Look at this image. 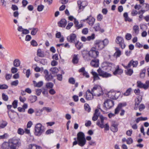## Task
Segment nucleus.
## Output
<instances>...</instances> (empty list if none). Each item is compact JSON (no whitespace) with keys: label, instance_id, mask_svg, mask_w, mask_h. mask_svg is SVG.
Segmentation results:
<instances>
[{"label":"nucleus","instance_id":"a19ab883","mask_svg":"<svg viewBox=\"0 0 149 149\" xmlns=\"http://www.w3.org/2000/svg\"><path fill=\"white\" fill-rule=\"evenodd\" d=\"M29 100L31 103H33L37 100V97L36 96L31 95L29 97Z\"/></svg>","mask_w":149,"mask_h":149},{"label":"nucleus","instance_id":"f03ea898","mask_svg":"<svg viewBox=\"0 0 149 149\" xmlns=\"http://www.w3.org/2000/svg\"><path fill=\"white\" fill-rule=\"evenodd\" d=\"M9 140L11 145L10 149H18L21 146V141L18 138L13 137Z\"/></svg>","mask_w":149,"mask_h":149},{"label":"nucleus","instance_id":"2f4dec72","mask_svg":"<svg viewBox=\"0 0 149 149\" xmlns=\"http://www.w3.org/2000/svg\"><path fill=\"white\" fill-rule=\"evenodd\" d=\"M133 30L134 33L136 35H138L139 33V26L136 25H134L133 27Z\"/></svg>","mask_w":149,"mask_h":149},{"label":"nucleus","instance_id":"de8ad7c7","mask_svg":"<svg viewBox=\"0 0 149 149\" xmlns=\"http://www.w3.org/2000/svg\"><path fill=\"white\" fill-rule=\"evenodd\" d=\"M17 132L19 135H22L24 133V131L23 129L19 128L17 129Z\"/></svg>","mask_w":149,"mask_h":149},{"label":"nucleus","instance_id":"aec40b11","mask_svg":"<svg viewBox=\"0 0 149 149\" xmlns=\"http://www.w3.org/2000/svg\"><path fill=\"white\" fill-rule=\"evenodd\" d=\"M77 4L79 9H83L87 4L88 3L86 1H77Z\"/></svg>","mask_w":149,"mask_h":149},{"label":"nucleus","instance_id":"f3484780","mask_svg":"<svg viewBox=\"0 0 149 149\" xmlns=\"http://www.w3.org/2000/svg\"><path fill=\"white\" fill-rule=\"evenodd\" d=\"M126 105V103H119L117 107L115 109V110L114 113L116 115L118 114L119 111H120L122 107H124Z\"/></svg>","mask_w":149,"mask_h":149},{"label":"nucleus","instance_id":"4468645a","mask_svg":"<svg viewBox=\"0 0 149 149\" xmlns=\"http://www.w3.org/2000/svg\"><path fill=\"white\" fill-rule=\"evenodd\" d=\"M94 95H93V93L89 89H88L86 92L85 98L87 100H90L93 99V96Z\"/></svg>","mask_w":149,"mask_h":149},{"label":"nucleus","instance_id":"f257e3e1","mask_svg":"<svg viewBox=\"0 0 149 149\" xmlns=\"http://www.w3.org/2000/svg\"><path fill=\"white\" fill-rule=\"evenodd\" d=\"M77 141H74L72 143V146L78 144L81 147H83L85 145L86 143V140L85 138L84 134L82 132H80L77 134Z\"/></svg>","mask_w":149,"mask_h":149},{"label":"nucleus","instance_id":"9d476101","mask_svg":"<svg viewBox=\"0 0 149 149\" xmlns=\"http://www.w3.org/2000/svg\"><path fill=\"white\" fill-rule=\"evenodd\" d=\"M99 75L103 78H107L111 76V74L102 70L99 68L97 70Z\"/></svg>","mask_w":149,"mask_h":149},{"label":"nucleus","instance_id":"423d86ee","mask_svg":"<svg viewBox=\"0 0 149 149\" xmlns=\"http://www.w3.org/2000/svg\"><path fill=\"white\" fill-rule=\"evenodd\" d=\"M121 93L120 91H117L111 90L108 92L107 95L108 97L113 99H118L121 95Z\"/></svg>","mask_w":149,"mask_h":149},{"label":"nucleus","instance_id":"20e7f679","mask_svg":"<svg viewBox=\"0 0 149 149\" xmlns=\"http://www.w3.org/2000/svg\"><path fill=\"white\" fill-rule=\"evenodd\" d=\"M44 127L42 124L38 123L36 124L35 127V132L34 134L36 136H40L44 132Z\"/></svg>","mask_w":149,"mask_h":149},{"label":"nucleus","instance_id":"dca6fc26","mask_svg":"<svg viewBox=\"0 0 149 149\" xmlns=\"http://www.w3.org/2000/svg\"><path fill=\"white\" fill-rule=\"evenodd\" d=\"M44 72L45 74V79L47 81H51L53 79V76L51 74H49V72L47 70H45Z\"/></svg>","mask_w":149,"mask_h":149},{"label":"nucleus","instance_id":"f704fd0d","mask_svg":"<svg viewBox=\"0 0 149 149\" xmlns=\"http://www.w3.org/2000/svg\"><path fill=\"white\" fill-rule=\"evenodd\" d=\"M21 62L18 59H16L14 60L13 62L14 66L16 67H18L20 65Z\"/></svg>","mask_w":149,"mask_h":149},{"label":"nucleus","instance_id":"c9c22d12","mask_svg":"<svg viewBox=\"0 0 149 149\" xmlns=\"http://www.w3.org/2000/svg\"><path fill=\"white\" fill-rule=\"evenodd\" d=\"M33 83L34 86L35 87H36L39 88L41 87L43 85V82L42 81H40L38 83H37L35 81H33Z\"/></svg>","mask_w":149,"mask_h":149},{"label":"nucleus","instance_id":"c85d7f7f","mask_svg":"<svg viewBox=\"0 0 149 149\" xmlns=\"http://www.w3.org/2000/svg\"><path fill=\"white\" fill-rule=\"evenodd\" d=\"M67 24V21L65 19H62L58 23L59 26L62 27H65Z\"/></svg>","mask_w":149,"mask_h":149},{"label":"nucleus","instance_id":"1a4fd4ad","mask_svg":"<svg viewBox=\"0 0 149 149\" xmlns=\"http://www.w3.org/2000/svg\"><path fill=\"white\" fill-rule=\"evenodd\" d=\"M138 64V62L137 61L132 60L129 62L127 65H125L123 64H122V65L125 69H127L130 68L132 65L133 68H136Z\"/></svg>","mask_w":149,"mask_h":149},{"label":"nucleus","instance_id":"412c9836","mask_svg":"<svg viewBox=\"0 0 149 149\" xmlns=\"http://www.w3.org/2000/svg\"><path fill=\"white\" fill-rule=\"evenodd\" d=\"M90 64L93 67L95 68L98 67L99 66V60L97 59L92 60Z\"/></svg>","mask_w":149,"mask_h":149},{"label":"nucleus","instance_id":"6ab92c4d","mask_svg":"<svg viewBox=\"0 0 149 149\" xmlns=\"http://www.w3.org/2000/svg\"><path fill=\"white\" fill-rule=\"evenodd\" d=\"M76 39V35L74 33L70 34L67 38L68 41L70 42H74Z\"/></svg>","mask_w":149,"mask_h":149},{"label":"nucleus","instance_id":"bf43d9fd","mask_svg":"<svg viewBox=\"0 0 149 149\" xmlns=\"http://www.w3.org/2000/svg\"><path fill=\"white\" fill-rule=\"evenodd\" d=\"M131 15L132 16H135L137 14H139V11L138 12L136 10L133 9L131 12Z\"/></svg>","mask_w":149,"mask_h":149},{"label":"nucleus","instance_id":"0e129e2a","mask_svg":"<svg viewBox=\"0 0 149 149\" xmlns=\"http://www.w3.org/2000/svg\"><path fill=\"white\" fill-rule=\"evenodd\" d=\"M133 142V140L131 138H129L127 139V144L130 145L132 144Z\"/></svg>","mask_w":149,"mask_h":149},{"label":"nucleus","instance_id":"5fc2aeb1","mask_svg":"<svg viewBox=\"0 0 149 149\" xmlns=\"http://www.w3.org/2000/svg\"><path fill=\"white\" fill-rule=\"evenodd\" d=\"M37 55L39 57H43L44 56V55L43 53L42 52L41 50L40 49H38L37 52Z\"/></svg>","mask_w":149,"mask_h":149},{"label":"nucleus","instance_id":"72a5a7b5","mask_svg":"<svg viewBox=\"0 0 149 149\" xmlns=\"http://www.w3.org/2000/svg\"><path fill=\"white\" fill-rule=\"evenodd\" d=\"M91 73L93 76L94 80L95 81L100 79L98 74L93 70L91 72Z\"/></svg>","mask_w":149,"mask_h":149},{"label":"nucleus","instance_id":"4c0bfd02","mask_svg":"<svg viewBox=\"0 0 149 149\" xmlns=\"http://www.w3.org/2000/svg\"><path fill=\"white\" fill-rule=\"evenodd\" d=\"M125 70V74L129 76H131L133 73V70L131 68H128Z\"/></svg>","mask_w":149,"mask_h":149},{"label":"nucleus","instance_id":"9b49d317","mask_svg":"<svg viewBox=\"0 0 149 149\" xmlns=\"http://www.w3.org/2000/svg\"><path fill=\"white\" fill-rule=\"evenodd\" d=\"M82 21L83 22L86 21L88 24L91 26H93L95 21V18L93 17L91 15L87 17V18L85 19H84Z\"/></svg>","mask_w":149,"mask_h":149},{"label":"nucleus","instance_id":"58836bf2","mask_svg":"<svg viewBox=\"0 0 149 149\" xmlns=\"http://www.w3.org/2000/svg\"><path fill=\"white\" fill-rule=\"evenodd\" d=\"M78 56V55L76 54H74L73 56L72 62L74 64H77L78 63L79 59Z\"/></svg>","mask_w":149,"mask_h":149},{"label":"nucleus","instance_id":"69168bd1","mask_svg":"<svg viewBox=\"0 0 149 149\" xmlns=\"http://www.w3.org/2000/svg\"><path fill=\"white\" fill-rule=\"evenodd\" d=\"M19 83V81L18 80H16L12 82L11 83V85L12 86H17Z\"/></svg>","mask_w":149,"mask_h":149},{"label":"nucleus","instance_id":"5701e85b","mask_svg":"<svg viewBox=\"0 0 149 149\" xmlns=\"http://www.w3.org/2000/svg\"><path fill=\"white\" fill-rule=\"evenodd\" d=\"M83 57L84 59L86 61L89 60V52L87 50H84L82 52Z\"/></svg>","mask_w":149,"mask_h":149},{"label":"nucleus","instance_id":"a18cd8bd","mask_svg":"<svg viewBox=\"0 0 149 149\" xmlns=\"http://www.w3.org/2000/svg\"><path fill=\"white\" fill-rule=\"evenodd\" d=\"M102 42L104 47L107 46L108 45L109 42V40L107 38H105L103 40H102Z\"/></svg>","mask_w":149,"mask_h":149},{"label":"nucleus","instance_id":"680f3d73","mask_svg":"<svg viewBox=\"0 0 149 149\" xmlns=\"http://www.w3.org/2000/svg\"><path fill=\"white\" fill-rule=\"evenodd\" d=\"M95 38V34H92L91 36L87 37V41H90L91 40H93Z\"/></svg>","mask_w":149,"mask_h":149},{"label":"nucleus","instance_id":"ddd939ff","mask_svg":"<svg viewBox=\"0 0 149 149\" xmlns=\"http://www.w3.org/2000/svg\"><path fill=\"white\" fill-rule=\"evenodd\" d=\"M95 47L96 49H97L98 50H101L104 47L103 45L102 40H96L94 43Z\"/></svg>","mask_w":149,"mask_h":149},{"label":"nucleus","instance_id":"49530a36","mask_svg":"<svg viewBox=\"0 0 149 149\" xmlns=\"http://www.w3.org/2000/svg\"><path fill=\"white\" fill-rule=\"evenodd\" d=\"M84 109L85 110L89 112L91 110V108L89 105L87 103H85L84 105Z\"/></svg>","mask_w":149,"mask_h":149},{"label":"nucleus","instance_id":"864d4df0","mask_svg":"<svg viewBox=\"0 0 149 149\" xmlns=\"http://www.w3.org/2000/svg\"><path fill=\"white\" fill-rule=\"evenodd\" d=\"M68 82L70 84H74L75 83V80L73 77H70L68 79Z\"/></svg>","mask_w":149,"mask_h":149},{"label":"nucleus","instance_id":"cd10ccee","mask_svg":"<svg viewBox=\"0 0 149 149\" xmlns=\"http://www.w3.org/2000/svg\"><path fill=\"white\" fill-rule=\"evenodd\" d=\"M142 100V98L141 97H139L136 98L135 100V107L134 109L136 110L137 109L138 107L139 104L141 103Z\"/></svg>","mask_w":149,"mask_h":149},{"label":"nucleus","instance_id":"c03bdc74","mask_svg":"<svg viewBox=\"0 0 149 149\" xmlns=\"http://www.w3.org/2000/svg\"><path fill=\"white\" fill-rule=\"evenodd\" d=\"M8 124L7 122L5 121H2L0 124V128H3L6 127Z\"/></svg>","mask_w":149,"mask_h":149},{"label":"nucleus","instance_id":"bb28decb","mask_svg":"<svg viewBox=\"0 0 149 149\" xmlns=\"http://www.w3.org/2000/svg\"><path fill=\"white\" fill-rule=\"evenodd\" d=\"M115 49L116 52L113 56L116 58H117L120 56L122 54V53L120 49L117 47H116Z\"/></svg>","mask_w":149,"mask_h":149},{"label":"nucleus","instance_id":"7c9ffc66","mask_svg":"<svg viewBox=\"0 0 149 149\" xmlns=\"http://www.w3.org/2000/svg\"><path fill=\"white\" fill-rule=\"evenodd\" d=\"M28 149H42V148L35 144H30L29 145Z\"/></svg>","mask_w":149,"mask_h":149},{"label":"nucleus","instance_id":"6e6d98bb","mask_svg":"<svg viewBox=\"0 0 149 149\" xmlns=\"http://www.w3.org/2000/svg\"><path fill=\"white\" fill-rule=\"evenodd\" d=\"M43 108V111L45 110L47 112H50L52 111V109L50 107H44Z\"/></svg>","mask_w":149,"mask_h":149},{"label":"nucleus","instance_id":"ea45409f","mask_svg":"<svg viewBox=\"0 0 149 149\" xmlns=\"http://www.w3.org/2000/svg\"><path fill=\"white\" fill-rule=\"evenodd\" d=\"M74 24L76 27L78 29L82 27L83 26V24H79L78 21L76 19H74Z\"/></svg>","mask_w":149,"mask_h":149},{"label":"nucleus","instance_id":"473e14b6","mask_svg":"<svg viewBox=\"0 0 149 149\" xmlns=\"http://www.w3.org/2000/svg\"><path fill=\"white\" fill-rule=\"evenodd\" d=\"M123 17L125 21L131 22L132 21V19L130 18L128 16V14L127 13L125 12L123 14Z\"/></svg>","mask_w":149,"mask_h":149},{"label":"nucleus","instance_id":"603ef678","mask_svg":"<svg viewBox=\"0 0 149 149\" xmlns=\"http://www.w3.org/2000/svg\"><path fill=\"white\" fill-rule=\"evenodd\" d=\"M131 91L132 89L131 88H129L126 90V91L123 93V95L125 96H127L130 95Z\"/></svg>","mask_w":149,"mask_h":149},{"label":"nucleus","instance_id":"09e8293b","mask_svg":"<svg viewBox=\"0 0 149 149\" xmlns=\"http://www.w3.org/2000/svg\"><path fill=\"white\" fill-rule=\"evenodd\" d=\"M50 71L52 74H55L57 73L58 72L59 70L57 68L54 67L51 68L50 69Z\"/></svg>","mask_w":149,"mask_h":149},{"label":"nucleus","instance_id":"b1692460","mask_svg":"<svg viewBox=\"0 0 149 149\" xmlns=\"http://www.w3.org/2000/svg\"><path fill=\"white\" fill-rule=\"evenodd\" d=\"M8 116L11 120H13L17 116L16 113L9 110L8 111Z\"/></svg>","mask_w":149,"mask_h":149},{"label":"nucleus","instance_id":"f8f14e48","mask_svg":"<svg viewBox=\"0 0 149 149\" xmlns=\"http://www.w3.org/2000/svg\"><path fill=\"white\" fill-rule=\"evenodd\" d=\"M100 120H98L96 123V124L99 127L101 128H103L104 127V122L105 120H107V118L104 117L102 115L100 116Z\"/></svg>","mask_w":149,"mask_h":149},{"label":"nucleus","instance_id":"8fccbe9b","mask_svg":"<svg viewBox=\"0 0 149 149\" xmlns=\"http://www.w3.org/2000/svg\"><path fill=\"white\" fill-rule=\"evenodd\" d=\"M38 29L37 28H33L32 29V31L31 34L32 35H35L38 32Z\"/></svg>","mask_w":149,"mask_h":149},{"label":"nucleus","instance_id":"c756f323","mask_svg":"<svg viewBox=\"0 0 149 149\" xmlns=\"http://www.w3.org/2000/svg\"><path fill=\"white\" fill-rule=\"evenodd\" d=\"M136 85L137 87L140 88H143L144 89H146V87L145 86V84L142 83L140 81H138L136 83Z\"/></svg>","mask_w":149,"mask_h":149},{"label":"nucleus","instance_id":"338daca9","mask_svg":"<svg viewBox=\"0 0 149 149\" xmlns=\"http://www.w3.org/2000/svg\"><path fill=\"white\" fill-rule=\"evenodd\" d=\"M145 108V106L143 104H140L139 106V109L140 111H142Z\"/></svg>","mask_w":149,"mask_h":149},{"label":"nucleus","instance_id":"39448f33","mask_svg":"<svg viewBox=\"0 0 149 149\" xmlns=\"http://www.w3.org/2000/svg\"><path fill=\"white\" fill-rule=\"evenodd\" d=\"M114 105V102L110 99L105 100L104 103V109L108 111L113 107Z\"/></svg>","mask_w":149,"mask_h":149},{"label":"nucleus","instance_id":"e2e57ef3","mask_svg":"<svg viewBox=\"0 0 149 149\" xmlns=\"http://www.w3.org/2000/svg\"><path fill=\"white\" fill-rule=\"evenodd\" d=\"M18 101L16 100H15L13 102L12 105L13 107L15 109L16 108L17 106Z\"/></svg>","mask_w":149,"mask_h":149},{"label":"nucleus","instance_id":"79ce46f5","mask_svg":"<svg viewBox=\"0 0 149 149\" xmlns=\"http://www.w3.org/2000/svg\"><path fill=\"white\" fill-rule=\"evenodd\" d=\"M75 46L78 49H80L83 47L82 44L79 41H78L75 44Z\"/></svg>","mask_w":149,"mask_h":149},{"label":"nucleus","instance_id":"774afa93","mask_svg":"<svg viewBox=\"0 0 149 149\" xmlns=\"http://www.w3.org/2000/svg\"><path fill=\"white\" fill-rule=\"evenodd\" d=\"M44 8V6L42 5L38 6L37 8V10L38 11L40 12L42 11Z\"/></svg>","mask_w":149,"mask_h":149},{"label":"nucleus","instance_id":"0eeeda50","mask_svg":"<svg viewBox=\"0 0 149 149\" xmlns=\"http://www.w3.org/2000/svg\"><path fill=\"white\" fill-rule=\"evenodd\" d=\"M99 56V52L95 47H93L89 51V56L91 58H95Z\"/></svg>","mask_w":149,"mask_h":149},{"label":"nucleus","instance_id":"052dcab7","mask_svg":"<svg viewBox=\"0 0 149 149\" xmlns=\"http://www.w3.org/2000/svg\"><path fill=\"white\" fill-rule=\"evenodd\" d=\"M8 136V134L7 133H5L3 135L0 136V139H7Z\"/></svg>","mask_w":149,"mask_h":149},{"label":"nucleus","instance_id":"37998d69","mask_svg":"<svg viewBox=\"0 0 149 149\" xmlns=\"http://www.w3.org/2000/svg\"><path fill=\"white\" fill-rule=\"evenodd\" d=\"M146 72V69L145 68H143L141 70L140 74V77L141 78H143L145 77Z\"/></svg>","mask_w":149,"mask_h":149},{"label":"nucleus","instance_id":"6e6552de","mask_svg":"<svg viewBox=\"0 0 149 149\" xmlns=\"http://www.w3.org/2000/svg\"><path fill=\"white\" fill-rule=\"evenodd\" d=\"M116 43L119 45V46L122 49H124L125 47V44L124 40L123 38L120 36H117L116 39Z\"/></svg>","mask_w":149,"mask_h":149},{"label":"nucleus","instance_id":"393cba45","mask_svg":"<svg viewBox=\"0 0 149 149\" xmlns=\"http://www.w3.org/2000/svg\"><path fill=\"white\" fill-rule=\"evenodd\" d=\"M93 29L96 31H99L102 33L104 32V29L100 28V24L99 23H97L95 25Z\"/></svg>","mask_w":149,"mask_h":149},{"label":"nucleus","instance_id":"4be33fe9","mask_svg":"<svg viewBox=\"0 0 149 149\" xmlns=\"http://www.w3.org/2000/svg\"><path fill=\"white\" fill-rule=\"evenodd\" d=\"M104 64L107 67V69L109 70H113L115 68L114 64L110 63H104Z\"/></svg>","mask_w":149,"mask_h":149},{"label":"nucleus","instance_id":"2eb2a0df","mask_svg":"<svg viewBox=\"0 0 149 149\" xmlns=\"http://www.w3.org/2000/svg\"><path fill=\"white\" fill-rule=\"evenodd\" d=\"M118 123L115 121H112L111 127V130L113 132H116L118 131Z\"/></svg>","mask_w":149,"mask_h":149},{"label":"nucleus","instance_id":"a211bd4d","mask_svg":"<svg viewBox=\"0 0 149 149\" xmlns=\"http://www.w3.org/2000/svg\"><path fill=\"white\" fill-rule=\"evenodd\" d=\"M123 72V70L120 67L119 65L116 66L115 70L113 72V73L114 75L117 74L120 75Z\"/></svg>","mask_w":149,"mask_h":149},{"label":"nucleus","instance_id":"3c124183","mask_svg":"<svg viewBox=\"0 0 149 149\" xmlns=\"http://www.w3.org/2000/svg\"><path fill=\"white\" fill-rule=\"evenodd\" d=\"M46 86L47 88H52L54 86V84L52 82H48L46 83Z\"/></svg>","mask_w":149,"mask_h":149},{"label":"nucleus","instance_id":"13d9d810","mask_svg":"<svg viewBox=\"0 0 149 149\" xmlns=\"http://www.w3.org/2000/svg\"><path fill=\"white\" fill-rule=\"evenodd\" d=\"M2 98L3 100L6 101L8 100V97L7 95H6L4 93H3L2 94Z\"/></svg>","mask_w":149,"mask_h":149},{"label":"nucleus","instance_id":"7ed1b4c3","mask_svg":"<svg viewBox=\"0 0 149 149\" xmlns=\"http://www.w3.org/2000/svg\"><path fill=\"white\" fill-rule=\"evenodd\" d=\"M91 92L94 96L99 97L103 94V92L101 86L98 85H95L91 89Z\"/></svg>","mask_w":149,"mask_h":149},{"label":"nucleus","instance_id":"e433bc0d","mask_svg":"<svg viewBox=\"0 0 149 149\" xmlns=\"http://www.w3.org/2000/svg\"><path fill=\"white\" fill-rule=\"evenodd\" d=\"M43 111V108L41 109H35V113L37 116H40L42 115V112Z\"/></svg>","mask_w":149,"mask_h":149},{"label":"nucleus","instance_id":"a878e982","mask_svg":"<svg viewBox=\"0 0 149 149\" xmlns=\"http://www.w3.org/2000/svg\"><path fill=\"white\" fill-rule=\"evenodd\" d=\"M10 144L9 143V140L8 142H4L2 145L1 147L3 149H10Z\"/></svg>","mask_w":149,"mask_h":149},{"label":"nucleus","instance_id":"4d7b16f0","mask_svg":"<svg viewBox=\"0 0 149 149\" xmlns=\"http://www.w3.org/2000/svg\"><path fill=\"white\" fill-rule=\"evenodd\" d=\"M132 35L130 33H127L125 36V39L127 40H130L132 38Z\"/></svg>","mask_w":149,"mask_h":149}]
</instances>
